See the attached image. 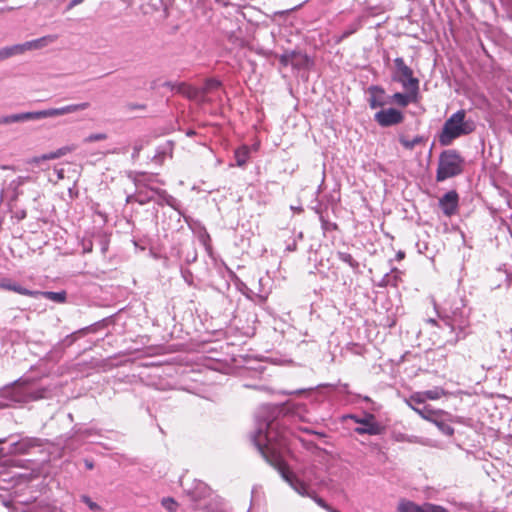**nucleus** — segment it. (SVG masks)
Listing matches in <instances>:
<instances>
[{"label": "nucleus", "instance_id": "nucleus-54", "mask_svg": "<svg viewBox=\"0 0 512 512\" xmlns=\"http://www.w3.org/2000/svg\"><path fill=\"white\" fill-rule=\"evenodd\" d=\"M413 405H414L416 408H419V409H422V408L425 406V405H423V406L421 407V405H422V404H415V403H413Z\"/></svg>", "mask_w": 512, "mask_h": 512}, {"label": "nucleus", "instance_id": "nucleus-59", "mask_svg": "<svg viewBox=\"0 0 512 512\" xmlns=\"http://www.w3.org/2000/svg\"><path fill=\"white\" fill-rule=\"evenodd\" d=\"M364 401L368 402V401H370V398L366 396V397H364Z\"/></svg>", "mask_w": 512, "mask_h": 512}, {"label": "nucleus", "instance_id": "nucleus-12", "mask_svg": "<svg viewBox=\"0 0 512 512\" xmlns=\"http://www.w3.org/2000/svg\"><path fill=\"white\" fill-rule=\"evenodd\" d=\"M374 119L380 126L390 127L401 123L404 120V115L395 108H388L375 113Z\"/></svg>", "mask_w": 512, "mask_h": 512}, {"label": "nucleus", "instance_id": "nucleus-35", "mask_svg": "<svg viewBox=\"0 0 512 512\" xmlns=\"http://www.w3.org/2000/svg\"><path fill=\"white\" fill-rule=\"evenodd\" d=\"M161 504L169 512H176L178 506L177 502L171 497L163 498Z\"/></svg>", "mask_w": 512, "mask_h": 512}, {"label": "nucleus", "instance_id": "nucleus-29", "mask_svg": "<svg viewBox=\"0 0 512 512\" xmlns=\"http://www.w3.org/2000/svg\"><path fill=\"white\" fill-rule=\"evenodd\" d=\"M186 97L193 100H203L204 94L202 92V89H198L192 86H188L185 94Z\"/></svg>", "mask_w": 512, "mask_h": 512}, {"label": "nucleus", "instance_id": "nucleus-30", "mask_svg": "<svg viewBox=\"0 0 512 512\" xmlns=\"http://www.w3.org/2000/svg\"><path fill=\"white\" fill-rule=\"evenodd\" d=\"M298 56V54L294 51L292 52H286L280 56V62L283 66L292 65L295 66V58Z\"/></svg>", "mask_w": 512, "mask_h": 512}, {"label": "nucleus", "instance_id": "nucleus-24", "mask_svg": "<svg viewBox=\"0 0 512 512\" xmlns=\"http://www.w3.org/2000/svg\"><path fill=\"white\" fill-rule=\"evenodd\" d=\"M337 257L340 261L349 265L354 272H359L360 264L352 257L350 253L338 251Z\"/></svg>", "mask_w": 512, "mask_h": 512}, {"label": "nucleus", "instance_id": "nucleus-58", "mask_svg": "<svg viewBox=\"0 0 512 512\" xmlns=\"http://www.w3.org/2000/svg\"><path fill=\"white\" fill-rule=\"evenodd\" d=\"M16 196H17V192H14L13 195L11 196V198L16 199Z\"/></svg>", "mask_w": 512, "mask_h": 512}, {"label": "nucleus", "instance_id": "nucleus-56", "mask_svg": "<svg viewBox=\"0 0 512 512\" xmlns=\"http://www.w3.org/2000/svg\"><path fill=\"white\" fill-rule=\"evenodd\" d=\"M397 256H398V258H399V259H401V258H403V257H404V253H403V252H399V253L397 254Z\"/></svg>", "mask_w": 512, "mask_h": 512}, {"label": "nucleus", "instance_id": "nucleus-23", "mask_svg": "<svg viewBox=\"0 0 512 512\" xmlns=\"http://www.w3.org/2000/svg\"><path fill=\"white\" fill-rule=\"evenodd\" d=\"M39 297H44L48 300H51L56 303H64L66 301V292L65 291H59V292H53V291H40Z\"/></svg>", "mask_w": 512, "mask_h": 512}, {"label": "nucleus", "instance_id": "nucleus-10", "mask_svg": "<svg viewBox=\"0 0 512 512\" xmlns=\"http://www.w3.org/2000/svg\"><path fill=\"white\" fill-rule=\"evenodd\" d=\"M135 191L127 194L126 203H138L139 205H145L155 200L156 192L158 187H148L141 181L134 183Z\"/></svg>", "mask_w": 512, "mask_h": 512}, {"label": "nucleus", "instance_id": "nucleus-33", "mask_svg": "<svg viewBox=\"0 0 512 512\" xmlns=\"http://www.w3.org/2000/svg\"><path fill=\"white\" fill-rule=\"evenodd\" d=\"M402 272L397 268L391 269L389 273H387L390 281V286L397 287L398 283L401 281Z\"/></svg>", "mask_w": 512, "mask_h": 512}, {"label": "nucleus", "instance_id": "nucleus-46", "mask_svg": "<svg viewBox=\"0 0 512 512\" xmlns=\"http://www.w3.org/2000/svg\"><path fill=\"white\" fill-rule=\"evenodd\" d=\"M84 0H71L67 5V10H71L72 8L80 5Z\"/></svg>", "mask_w": 512, "mask_h": 512}, {"label": "nucleus", "instance_id": "nucleus-13", "mask_svg": "<svg viewBox=\"0 0 512 512\" xmlns=\"http://www.w3.org/2000/svg\"><path fill=\"white\" fill-rule=\"evenodd\" d=\"M445 394L444 390L439 387H435L431 390L413 393L408 399L405 400L406 404L414 410L415 404H424L427 399L437 400Z\"/></svg>", "mask_w": 512, "mask_h": 512}, {"label": "nucleus", "instance_id": "nucleus-8", "mask_svg": "<svg viewBox=\"0 0 512 512\" xmlns=\"http://www.w3.org/2000/svg\"><path fill=\"white\" fill-rule=\"evenodd\" d=\"M414 411L423 419L432 422L444 435L452 436L454 428L447 421V414L443 411H435L430 406L422 409L414 408Z\"/></svg>", "mask_w": 512, "mask_h": 512}, {"label": "nucleus", "instance_id": "nucleus-50", "mask_svg": "<svg viewBox=\"0 0 512 512\" xmlns=\"http://www.w3.org/2000/svg\"><path fill=\"white\" fill-rule=\"evenodd\" d=\"M327 511L328 512H340L339 510L333 508L332 506H330V508Z\"/></svg>", "mask_w": 512, "mask_h": 512}, {"label": "nucleus", "instance_id": "nucleus-16", "mask_svg": "<svg viewBox=\"0 0 512 512\" xmlns=\"http://www.w3.org/2000/svg\"><path fill=\"white\" fill-rule=\"evenodd\" d=\"M406 93L396 92L389 96V103H395L401 107H406L410 103H415L418 98L419 90L404 89Z\"/></svg>", "mask_w": 512, "mask_h": 512}, {"label": "nucleus", "instance_id": "nucleus-42", "mask_svg": "<svg viewBox=\"0 0 512 512\" xmlns=\"http://www.w3.org/2000/svg\"><path fill=\"white\" fill-rule=\"evenodd\" d=\"M93 249V243L91 240H83L82 241V250L83 253H90Z\"/></svg>", "mask_w": 512, "mask_h": 512}, {"label": "nucleus", "instance_id": "nucleus-26", "mask_svg": "<svg viewBox=\"0 0 512 512\" xmlns=\"http://www.w3.org/2000/svg\"><path fill=\"white\" fill-rule=\"evenodd\" d=\"M249 158V148L247 146H241L235 151L236 164L239 167L244 166Z\"/></svg>", "mask_w": 512, "mask_h": 512}, {"label": "nucleus", "instance_id": "nucleus-28", "mask_svg": "<svg viewBox=\"0 0 512 512\" xmlns=\"http://www.w3.org/2000/svg\"><path fill=\"white\" fill-rule=\"evenodd\" d=\"M361 24L359 21H356L352 24H350L341 34V36L338 38L337 42H340L346 38H348L349 36H351L352 34H354L355 32H357L360 28Z\"/></svg>", "mask_w": 512, "mask_h": 512}, {"label": "nucleus", "instance_id": "nucleus-38", "mask_svg": "<svg viewBox=\"0 0 512 512\" xmlns=\"http://www.w3.org/2000/svg\"><path fill=\"white\" fill-rule=\"evenodd\" d=\"M81 501H82L83 503H85V504H86V505H87L91 510H93V511H98V510H100V506H99L97 503L93 502V501L90 499V497H89V496H87V495H82V496H81Z\"/></svg>", "mask_w": 512, "mask_h": 512}, {"label": "nucleus", "instance_id": "nucleus-14", "mask_svg": "<svg viewBox=\"0 0 512 512\" xmlns=\"http://www.w3.org/2000/svg\"><path fill=\"white\" fill-rule=\"evenodd\" d=\"M367 93L369 95L368 102L370 108L376 109L389 104V96L386 95L383 87L379 85H371L368 87Z\"/></svg>", "mask_w": 512, "mask_h": 512}, {"label": "nucleus", "instance_id": "nucleus-6", "mask_svg": "<svg viewBox=\"0 0 512 512\" xmlns=\"http://www.w3.org/2000/svg\"><path fill=\"white\" fill-rule=\"evenodd\" d=\"M464 159L456 150L443 151L438 159L436 181L443 182L463 172Z\"/></svg>", "mask_w": 512, "mask_h": 512}, {"label": "nucleus", "instance_id": "nucleus-39", "mask_svg": "<svg viewBox=\"0 0 512 512\" xmlns=\"http://www.w3.org/2000/svg\"><path fill=\"white\" fill-rule=\"evenodd\" d=\"M416 438L417 437H415V436H409V435L402 434V433L396 434L394 436V439L397 442H410V443H414V442H416Z\"/></svg>", "mask_w": 512, "mask_h": 512}, {"label": "nucleus", "instance_id": "nucleus-34", "mask_svg": "<svg viewBox=\"0 0 512 512\" xmlns=\"http://www.w3.org/2000/svg\"><path fill=\"white\" fill-rule=\"evenodd\" d=\"M302 239H303V233L302 232H299L296 235H293L292 238H291V241L287 242L285 250L288 251V252L296 251V249H297V242H298V240H302Z\"/></svg>", "mask_w": 512, "mask_h": 512}, {"label": "nucleus", "instance_id": "nucleus-3", "mask_svg": "<svg viewBox=\"0 0 512 512\" xmlns=\"http://www.w3.org/2000/svg\"><path fill=\"white\" fill-rule=\"evenodd\" d=\"M475 130V123L466 119V111L461 109L453 113L444 123L439 134V143L442 146L450 145L456 138L468 135Z\"/></svg>", "mask_w": 512, "mask_h": 512}, {"label": "nucleus", "instance_id": "nucleus-2", "mask_svg": "<svg viewBox=\"0 0 512 512\" xmlns=\"http://www.w3.org/2000/svg\"><path fill=\"white\" fill-rule=\"evenodd\" d=\"M439 316L450 327L451 332L455 334L453 338L447 341L448 344L455 345L469 334V310L461 296L457 294L449 295L443 303L442 312L439 313Z\"/></svg>", "mask_w": 512, "mask_h": 512}, {"label": "nucleus", "instance_id": "nucleus-7", "mask_svg": "<svg viewBox=\"0 0 512 512\" xmlns=\"http://www.w3.org/2000/svg\"><path fill=\"white\" fill-rule=\"evenodd\" d=\"M395 73L392 76L393 81L402 85L403 89L419 90V80L413 76V70L406 65L402 57L394 59Z\"/></svg>", "mask_w": 512, "mask_h": 512}, {"label": "nucleus", "instance_id": "nucleus-21", "mask_svg": "<svg viewBox=\"0 0 512 512\" xmlns=\"http://www.w3.org/2000/svg\"><path fill=\"white\" fill-rule=\"evenodd\" d=\"M72 151V148L66 146V147H62V148H59L58 150L54 151V152H50V153H47V154H43L42 156L40 157H35L33 159V162L34 163H39L40 161L42 160H52V159H57V158H60L64 155H66L67 153L71 152Z\"/></svg>", "mask_w": 512, "mask_h": 512}, {"label": "nucleus", "instance_id": "nucleus-40", "mask_svg": "<svg viewBox=\"0 0 512 512\" xmlns=\"http://www.w3.org/2000/svg\"><path fill=\"white\" fill-rule=\"evenodd\" d=\"M147 385L154 387L157 390H167L169 388L167 383H164L163 381H151L147 382Z\"/></svg>", "mask_w": 512, "mask_h": 512}, {"label": "nucleus", "instance_id": "nucleus-19", "mask_svg": "<svg viewBox=\"0 0 512 512\" xmlns=\"http://www.w3.org/2000/svg\"><path fill=\"white\" fill-rule=\"evenodd\" d=\"M56 40V35H47L38 39L27 41L25 42V46L28 48V50H38L54 43Z\"/></svg>", "mask_w": 512, "mask_h": 512}, {"label": "nucleus", "instance_id": "nucleus-25", "mask_svg": "<svg viewBox=\"0 0 512 512\" xmlns=\"http://www.w3.org/2000/svg\"><path fill=\"white\" fill-rule=\"evenodd\" d=\"M399 512H426V504L419 506L411 501L401 502L398 506Z\"/></svg>", "mask_w": 512, "mask_h": 512}, {"label": "nucleus", "instance_id": "nucleus-20", "mask_svg": "<svg viewBox=\"0 0 512 512\" xmlns=\"http://www.w3.org/2000/svg\"><path fill=\"white\" fill-rule=\"evenodd\" d=\"M132 180H133V183H137L138 181H141L144 184H146L148 187H156L155 186L156 183L163 184V182L160 181L159 179H157L155 177V175L147 174L144 172L135 173V175L132 177Z\"/></svg>", "mask_w": 512, "mask_h": 512}, {"label": "nucleus", "instance_id": "nucleus-37", "mask_svg": "<svg viewBox=\"0 0 512 512\" xmlns=\"http://www.w3.org/2000/svg\"><path fill=\"white\" fill-rule=\"evenodd\" d=\"M105 139H107V135L105 133H94V134H90L89 136H87L84 139V142L92 143V142H96V141H102Z\"/></svg>", "mask_w": 512, "mask_h": 512}, {"label": "nucleus", "instance_id": "nucleus-43", "mask_svg": "<svg viewBox=\"0 0 512 512\" xmlns=\"http://www.w3.org/2000/svg\"><path fill=\"white\" fill-rule=\"evenodd\" d=\"M11 393V389L9 388H5V389H2V403H1V406L2 408L4 406H9L10 404L5 402L4 399L7 398Z\"/></svg>", "mask_w": 512, "mask_h": 512}, {"label": "nucleus", "instance_id": "nucleus-27", "mask_svg": "<svg viewBox=\"0 0 512 512\" xmlns=\"http://www.w3.org/2000/svg\"><path fill=\"white\" fill-rule=\"evenodd\" d=\"M399 142L406 148V149H413L416 145L423 142V138L421 136H415L413 139H408L406 137L401 136L399 138Z\"/></svg>", "mask_w": 512, "mask_h": 512}, {"label": "nucleus", "instance_id": "nucleus-5", "mask_svg": "<svg viewBox=\"0 0 512 512\" xmlns=\"http://www.w3.org/2000/svg\"><path fill=\"white\" fill-rule=\"evenodd\" d=\"M89 107L88 102L79 104H71L60 108H49L40 111L24 112L18 114H12L2 117V124H11L16 122H23L29 120H39L49 117L61 116L77 111L85 110Z\"/></svg>", "mask_w": 512, "mask_h": 512}, {"label": "nucleus", "instance_id": "nucleus-32", "mask_svg": "<svg viewBox=\"0 0 512 512\" xmlns=\"http://www.w3.org/2000/svg\"><path fill=\"white\" fill-rule=\"evenodd\" d=\"M220 85H221L220 81H218L217 79L211 78V79H207L205 81L204 87L201 89L205 96L208 92L219 88Z\"/></svg>", "mask_w": 512, "mask_h": 512}, {"label": "nucleus", "instance_id": "nucleus-18", "mask_svg": "<svg viewBox=\"0 0 512 512\" xmlns=\"http://www.w3.org/2000/svg\"><path fill=\"white\" fill-rule=\"evenodd\" d=\"M2 289H7L21 295L30 296L33 298H39L40 291H33L24 288L18 283H12L10 280L2 279Z\"/></svg>", "mask_w": 512, "mask_h": 512}, {"label": "nucleus", "instance_id": "nucleus-9", "mask_svg": "<svg viewBox=\"0 0 512 512\" xmlns=\"http://www.w3.org/2000/svg\"><path fill=\"white\" fill-rule=\"evenodd\" d=\"M41 441L38 438H21L14 440V438L2 439V454L7 452L9 454H26L30 449L39 447Z\"/></svg>", "mask_w": 512, "mask_h": 512}, {"label": "nucleus", "instance_id": "nucleus-52", "mask_svg": "<svg viewBox=\"0 0 512 512\" xmlns=\"http://www.w3.org/2000/svg\"><path fill=\"white\" fill-rule=\"evenodd\" d=\"M428 322H429V323H431V324H433V325H436V320H435V319L430 318V319L428 320Z\"/></svg>", "mask_w": 512, "mask_h": 512}, {"label": "nucleus", "instance_id": "nucleus-47", "mask_svg": "<svg viewBox=\"0 0 512 512\" xmlns=\"http://www.w3.org/2000/svg\"><path fill=\"white\" fill-rule=\"evenodd\" d=\"M85 467L89 470L94 468V463L91 460L86 459L84 461Z\"/></svg>", "mask_w": 512, "mask_h": 512}, {"label": "nucleus", "instance_id": "nucleus-57", "mask_svg": "<svg viewBox=\"0 0 512 512\" xmlns=\"http://www.w3.org/2000/svg\"><path fill=\"white\" fill-rule=\"evenodd\" d=\"M40 397H41V395H33V396H31L32 399H38Z\"/></svg>", "mask_w": 512, "mask_h": 512}, {"label": "nucleus", "instance_id": "nucleus-1", "mask_svg": "<svg viewBox=\"0 0 512 512\" xmlns=\"http://www.w3.org/2000/svg\"><path fill=\"white\" fill-rule=\"evenodd\" d=\"M277 409L270 405L262 406L256 415V429L252 441L263 458L275 467L284 481L300 496L311 498L326 511L330 508L323 498L319 497L308 482L291 471L283 460V450L287 447V437L278 431L275 421Z\"/></svg>", "mask_w": 512, "mask_h": 512}, {"label": "nucleus", "instance_id": "nucleus-31", "mask_svg": "<svg viewBox=\"0 0 512 512\" xmlns=\"http://www.w3.org/2000/svg\"><path fill=\"white\" fill-rule=\"evenodd\" d=\"M164 86L170 88V90L173 92L180 93V94L184 95L189 85H187L184 82H180V83L165 82Z\"/></svg>", "mask_w": 512, "mask_h": 512}, {"label": "nucleus", "instance_id": "nucleus-49", "mask_svg": "<svg viewBox=\"0 0 512 512\" xmlns=\"http://www.w3.org/2000/svg\"><path fill=\"white\" fill-rule=\"evenodd\" d=\"M140 150H141V146H137V145H135V146H134L133 157L138 156V154H139Z\"/></svg>", "mask_w": 512, "mask_h": 512}, {"label": "nucleus", "instance_id": "nucleus-36", "mask_svg": "<svg viewBox=\"0 0 512 512\" xmlns=\"http://www.w3.org/2000/svg\"><path fill=\"white\" fill-rule=\"evenodd\" d=\"M320 222H321V227H322L324 232L333 231V230L337 229V224L336 223L331 222V221L325 219L324 216H322V215L320 216Z\"/></svg>", "mask_w": 512, "mask_h": 512}, {"label": "nucleus", "instance_id": "nucleus-44", "mask_svg": "<svg viewBox=\"0 0 512 512\" xmlns=\"http://www.w3.org/2000/svg\"><path fill=\"white\" fill-rule=\"evenodd\" d=\"M23 183V179L18 177L17 180H12L9 189L16 191V188Z\"/></svg>", "mask_w": 512, "mask_h": 512}, {"label": "nucleus", "instance_id": "nucleus-41", "mask_svg": "<svg viewBox=\"0 0 512 512\" xmlns=\"http://www.w3.org/2000/svg\"><path fill=\"white\" fill-rule=\"evenodd\" d=\"M426 512H449L442 506L434 505V504H426Z\"/></svg>", "mask_w": 512, "mask_h": 512}, {"label": "nucleus", "instance_id": "nucleus-22", "mask_svg": "<svg viewBox=\"0 0 512 512\" xmlns=\"http://www.w3.org/2000/svg\"><path fill=\"white\" fill-rule=\"evenodd\" d=\"M25 51H28V48L25 46V43L5 47L2 48V58H8L14 55L23 54Z\"/></svg>", "mask_w": 512, "mask_h": 512}, {"label": "nucleus", "instance_id": "nucleus-4", "mask_svg": "<svg viewBox=\"0 0 512 512\" xmlns=\"http://www.w3.org/2000/svg\"><path fill=\"white\" fill-rule=\"evenodd\" d=\"M184 490L193 503V509L203 512H221L222 499L214 496L206 483L195 480L191 487H187Z\"/></svg>", "mask_w": 512, "mask_h": 512}, {"label": "nucleus", "instance_id": "nucleus-45", "mask_svg": "<svg viewBox=\"0 0 512 512\" xmlns=\"http://www.w3.org/2000/svg\"><path fill=\"white\" fill-rule=\"evenodd\" d=\"M378 286L382 287V288L390 286V281H389V277H388L387 273L382 277V279L378 283Z\"/></svg>", "mask_w": 512, "mask_h": 512}, {"label": "nucleus", "instance_id": "nucleus-11", "mask_svg": "<svg viewBox=\"0 0 512 512\" xmlns=\"http://www.w3.org/2000/svg\"><path fill=\"white\" fill-rule=\"evenodd\" d=\"M349 417L361 425L354 429V431L359 435H380L384 432V426L375 421V416L373 414H366L363 418L355 415H350Z\"/></svg>", "mask_w": 512, "mask_h": 512}, {"label": "nucleus", "instance_id": "nucleus-51", "mask_svg": "<svg viewBox=\"0 0 512 512\" xmlns=\"http://www.w3.org/2000/svg\"><path fill=\"white\" fill-rule=\"evenodd\" d=\"M107 250V244L104 243L103 246H102V252L105 253Z\"/></svg>", "mask_w": 512, "mask_h": 512}, {"label": "nucleus", "instance_id": "nucleus-17", "mask_svg": "<svg viewBox=\"0 0 512 512\" xmlns=\"http://www.w3.org/2000/svg\"><path fill=\"white\" fill-rule=\"evenodd\" d=\"M154 201L160 206L168 205L180 213L179 201L175 197L168 194L166 190L158 187Z\"/></svg>", "mask_w": 512, "mask_h": 512}, {"label": "nucleus", "instance_id": "nucleus-15", "mask_svg": "<svg viewBox=\"0 0 512 512\" xmlns=\"http://www.w3.org/2000/svg\"><path fill=\"white\" fill-rule=\"evenodd\" d=\"M459 196L456 191L451 190L439 199V206L446 216L455 214L458 208Z\"/></svg>", "mask_w": 512, "mask_h": 512}, {"label": "nucleus", "instance_id": "nucleus-55", "mask_svg": "<svg viewBox=\"0 0 512 512\" xmlns=\"http://www.w3.org/2000/svg\"><path fill=\"white\" fill-rule=\"evenodd\" d=\"M194 134H195V132H194L193 130H189V131L187 132V135H188V136H192V135H194Z\"/></svg>", "mask_w": 512, "mask_h": 512}, {"label": "nucleus", "instance_id": "nucleus-53", "mask_svg": "<svg viewBox=\"0 0 512 512\" xmlns=\"http://www.w3.org/2000/svg\"><path fill=\"white\" fill-rule=\"evenodd\" d=\"M15 402H21V401H24V399L22 397H17L16 399H14Z\"/></svg>", "mask_w": 512, "mask_h": 512}, {"label": "nucleus", "instance_id": "nucleus-48", "mask_svg": "<svg viewBox=\"0 0 512 512\" xmlns=\"http://www.w3.org/2000/svg\"><path fill=\"white\" fill-rule=\"evenodd\" d=\"M75 334H71L69 335L67 338H66V341L68 342V344H72L74 341H75Z\"/></svg>", "mask_w": 512, "mask_h": 512}]
</instances>
